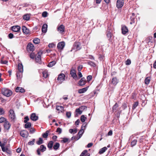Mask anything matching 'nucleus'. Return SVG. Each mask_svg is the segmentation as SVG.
<instances>
[{"label":"nucleus","instance_id":"obj_6","mask_svg":"<svg viewBox=\"0 0 156 156\" xmlns=\"http://www.w3.org/2000/svg\"><path fill=\"white\" fill-rule=\"evenodd\" d=\"M116 5L118 8H121L124 5L123 0H117Z\"/></svg>","mask_w":156,"mask_h":156},{"label":"nucleus","instance_id":"obj_15","mask_svg":"<svg viewBox=\"0 0 156 156\" xmlns=\"http://www.w3.org/2000/svg\"><path fill=\"white\" fill-rule=\"evenodd\" d=\"M30 119L34 121H36L38 119V116L36 115L35 113H33L30 115Z\"/></svg>","mask_w":156,"mask_h":156},{"label":"nucleus","instance_id":"obj_25","mask_svg":"<svg viewBox=\"0 0 156 156\" xmlns=\"http://www.w3.org/2000/svg\"><path fill=\"white\" fill-rule=\"evenodd\" d=\"M18 71H23V66L22 63H19L18 64Z\"/></svg>","mask_w":156,"mask_h":156},{"label":"nucleus","instance_id":"obj_27","mask_svg":"<svg viewBox=\"0 0 156 156\" xmlns=\"http://www.w3.org/2000/svg\"><path fill=\"white\" fill-rule=\"evenodd\" d=\"M23 19L25 20H28L30 19V14H26L23 16Z\"/></svg>","mask_w":156,"mask_h":156},{"label":"nucleus","instance_id":"obj_12","mask_svg":"<svg viewBox=\"0 0 156 156\" xmlns=\"http://www.w3.org/2000/svg\"><path fill=\"white\" fill-rule=\"evenodd\" d=\"M4 126L5 129L6 130H8L11 127V124L8 121H6L4 123Z\"/></svg>","mask_w":156,"mask_h":156},{"label":"nucleus","instance_id":"obj_7","mask_svg":"<svg viewBox=\"0 0 156 156\" xmlns=\"http://www.w3.org/2000/svg\"><path fill=\"white\" fill-rule=\"evenodd\" d=\"M122 32L123 34L125 35L129 31L128 28L125 25H122L121 27Z\"/></svg>","mask_w":156,"mask_h":156},{"label":"nucleus","instance_id":"obj_23","mask_svg":"<svg viewBox=\"0 0 156 156\" xmlns=\"http://www.w3.org/2000/svg\"><path fill=\"white\" fill-rule=\"evenodd\" d=\"M23 71H17L16 73V76L18 79H20L22 76Z\"/></svg>","mask_w":156,"mask_h":156},{"label":"nucleus","instance_id":"obj_17","mask_svg":"<svg viewBox=\"0 0 156 156\" xmlns=\"http://www.w3.org/2000/svg\"><path fill=\"white\" fill-rule=\"evenodd\" d=\"M27 48L28 50L33 51L34 50V47L33 44L31 43H29L27 45Z\"/></svg>","mask_w":156,"mask_h":156},{"label":"nucleus","instance_id":"obj_38","mask_svg":"<svg viewBox=\"0 0 156 156\" xmlns=\"http://www.w3.org/2000/svg\"><path fill=\"white\" fill-rule=\"evenodd\" d=\"M106 35L108 40H110L112 37V34L110 31H108Z\"/></svg>","mask_w":156,"mask_h":156},{"label":"nucleus","instance_id":"obj_33","mask_svg":"<svg viewBox=\"0 0 156 156\" xmlns=\"http://www.w3.org/2000/svg\"><path fill=\"white\" fill-rule=\"evenodd\" d=\"M56 64L55 61H54L50 62L48 65V66L50 67H52Z\"/></svg>","mask_w":156,"mask_h":156},{"label":"nucleus","instance_id":"obj_32","mask_svg":"<svg viewBox=\"0 0 156 156\" xmlns=\"http://www.w3.org/2000/svg\"><path fill=\"white\" fill-rule=\"evenodd\" d=\"M118 105L117 103H116L113 107L112 109L113 112H116L117 110Z\"/></svg>","mask_w":156,"mask_h":156},{"label":"nucleus","instance_id":"obj_30","mask_svg":"<svg viewBox=\"0 0 156 156\" xmlns=\"http://www.w3.org/2000/svg\"><path fill=\"white\" fill-rule=\"evenodd\" d=\"M112 83L114 85H116L118 83V80L116 77L113 78L112 79Z\"/></svg>","mask_w":156,"mask_h":156},{"label":"nucleus","instance_id":"obj_42","mask_svg":"<svg viewBox=\"0 0 156 156\" xmlns=\"http://www.w3.org/2000/svg\"><path fill=\"white\" fill-rule=\"evenodd\" d=\"M49 133V131H46L45 133L42 134V136L44 138H46L47 137L48 135V134Z\"/></svg>","mask_w":156,"mask_h":156},{"label":"nucleus","instance_id":"obj_26","mask_svg":"<svg viewBox=\"0 0 156 156\" xmlns=\"http://www.w3.org/2000/svg\"><path fill=\"white\" fill-rule=\"evenodd\" d=\"M107 149V148L106 147H104L101 149L99 151V153L100 154H103L105 151Z\"/></svg>","mask_w":156,"mask_h":156},{"label":"nucleus","instance_id":"obj_28","mask_svg":"<svg viewBox=\"0 0 156 156\" xmlns=\"http://www.w3.org/2000/svg\"><path fill=\"white\" fill-rule=\"evenodd\" d=\"M84 132V129L83 128V126H81V129L80 130L78 133V134L79 135V138H80L82 136V134Z\"/></svg>","mask_w":156,"mask_h":156},{"label":"nucleus","instance_id":"obj_29","mask_svg":"<svg viewBox=\"0 0 156 156\" xmlns=\"http://www.w3.org/2000/svg\"><path fill=\"white\" fill-rule=\"evenodd\" d=\"M53 142L52 141H50L48 145V147L50 149H51L52 148L53 144Z\"/></svg>","mask_w":156,"mask_h":156},{"label":"nucleus","instance_id":"obj_9","mask_svg":"<svg viewBox=\"0 0 156 156\" xmlns=\"http://www.w3.org/2000/svg\"><path fill=\"white\" fill-rule=\"evenodd\" d=\"M20 134V136L23 137H27L29 135L28 132L26 130L21 131Z\"/></svg>","mask_w":156,"mask_h":156},{"label":"nucleus","instance_id":"obj_19","mask_svg":"<svg viewBox=\"0 0 156 156\" xmlns=\"http://www.w3.org/2000/svg\"><path fill=\"white\" fill-rule=\"evenodd\" d=\"M73 48L77 50H79L81 49L80 45L79 43H76L74 44Z\"/></svg>","mask_w":156,"mask_h":156},{"label":"nucleus","instance_id":"obj_60","mask_svg":"<svg viewBox=\"0 0 156 156\" xmlns=\"http://www.w3.org/2000/svg\"><path fill=\"white\" fill-rule=\"evenodd\" d=\"M1 62L2 64H6L8 62V61L6 60L3 61L2 60H1Z\"/></svg>","mask_w":156,"mask_h":156},{"label":"nucleus","instance_id":"obj_48","mask_svg":"<svg viewBox=\"0 0 156 156\" xmlns=\"http://www.w3.org/2000/svg\"><path fill=\"white\" fill-rule=\"evenodd\" d=\"M5 121H6L7 120L5 118L3 117H1L0 118V123L3 122Z\"/></svg>","mask_w":156,"mask_h":156},{"label":"nucleus","instance_id":"obj_13","mask_svg":"<svg viewBox=\"0 0 156 156\" xmlns=\"http://www.w3.org/2000/svg\"><path fill=\"white\" fill-rule=\"evenodd\" d=\"M20 29V27L19 26H13L12 27V30L15 32H19Z\"/></svg>","mask_w":156,"mask_h":156},{"label":"nucleus","instance_id":"obj_4","mask_svg":"<svg viewBox=\"0 0 156 156\" xmlns=\"http://www.w3.org/2000/svg\"><path fill=\"white\" fill-rule=\"evenodd\" d=\"M46 150V147L44 145H42L40 146L39 148H38L37 150V154L40 155H41L40 151L42 152H43L45 151Z\"/></svg>","mask_w":156,"mask_h":156},{"label":"nucleus","instance_id":"obj_39","mask_svg":"<svg viewBox=\"0 0 156 156\" xmlns=\"http://www.w3.org/2000/svg\"><path fill=\"white\" fill-rule=\"evenodd\" d=\"M26 123L25 125V128H28L30 127L31 124L30 122H28Z\"/></svg>","mask_w":156,"mask_h":156},{"label":"nucleus","instance_id":"obj_3","mask_svg":"<svg viewBox=\"0 0 156 156\" xmlns=\"http://www.w3.org/2000/svg\"><path fill=\"white\" fill-rule=\"evenodd\" d=\"M65 75L63 73H61L58 75L57 80L61 83L65 80Z\"/></svg>","mask_w":156,"mask_h":156},{"label":"nucleus","instance_id":"obj_61","mask_svg":"<svg viewBox=\"0 0 156 156\" xmlns=\"http://www.w3.org/2000/svg\"><path fill=\"white\" fill-rule=\"evenodd\" d=\"M8 36H9V38L10 39H12V38L13 37H13V34H12V33H10L9 35H8Z\"/></svg>","mask_w":156,"mask_h":156},{"label":"nucleus","instance_id":"obj_37","mask_svg":"<svg viewBox=\"0 0 156 156\" xmlns=\"http://www.w3.org/2000/svg\"><path fill=\"white\" fill-rule=\"evenodd\" d=\"M43 74L44 77L47 78L48 77V74L47 71L45 70L43 72Z\"/></svg>","mask_w":156,"mask_h":156},{"label":"nucleus","instance_id":"obj_14","mask_svg":"<svg viewBox=\"0 0 156 156\" xmlns=\"http://www.w3.org/2000/svg\"><path fill=\"white\" fill-rule=\"evenodd\" d=\"M70 74L74 79H76L77 78V76L76 74V71L75 70L71 69L70 71Z\"/></svg>","mask_w":156,"mask_h":156},{"label":"nucleus","instance_id":"obj_45","mask_svg":"<svg viewBox=\"0 0 156 156\" xmlns=\"http://www.w3.org/2000/svg\"><path fill=\"white\" fill-rule=\"evenodd\" d=\"M35 139H33L31 141H30L28 142V144L30 145H33L34 144L35 142Z\"/></svg>","mask_w":156,"mask_h":156},{"label":"nucleus","instance_id":"obj_44","mask_svg":"<svg viewBox=\"0 0 156 156\" xmlns=\"http://www.w3.org/2000/svg\"><path fill=\"white\" fill-rule=\"evenodd\" d=\"M88 64L91 66L95 67L96 66L95 64L91 61H89L88 62Z\"/></svg>","mask_w":156,"mask_h":156},{"label":"nucleus","instance_id":"obj_24","mask_svg":"<svg viewBox=\"0 0 156 156\" xmlns=\"http://www.w3.org/2000/svg\"><path fill=\"white\" fill-rule=\"evenodd\" d=\"M88 87H87L83 88L81 89H80L78 90V93L80 94H82L85 92L88 89Z\"/></svg>","mask_w":156,"mask_h":156},{"label":"nucleus","instance_id":"obj_62","mask_svg":"<svg viewBox=\"0 0 156 156\" xmlns=\"http://www.w3.org/2000/svg\"><path fill=\"white\" fill-rule=\"evenodd\" d=\"M30 131L31 133H34L35 132V130L34 129L31 128L30 129Z\"/></svg>","mask_w":156,"mask_h":156},{"label":"nucleus","instance_id":"obj_8","mask_svg":"<svg viewBox=\"0 0 156 156\" xmlns=\"http://www.w3.org/2000/svg\"><path fill=\"white\" fill-rule=\"evenodd\" d=\"M57 30L60 34H62L65 31V27L62 24L59 26H58Z\"/></svg>","mask_w":156,"mask_h":156},{"label":"nucleus","instance_id":"obj_20","mask_svg":"<svg viewBox=\"0 0 156 156\" xmlns=\"http://www.w3.org/2000/svg\"><path fill=\"white\" fill-rule=\"evenodd\" d=\"M56 109L59 112L58 113L60 112H62L64 111V108L63 107L61 106H56Z\"/></svg>","mask_w":156,"mask_h":156},{"label":"nucleus","instance_id":"obj_41","mask_svg":"<svg viewBox=\"0 0 156 156\" xmlns=\"http://www.w3.org/2000/svg\"><path fill=\"white\" fill-rule=\"evenodd\" d=\"M137 142V140H134L132 142H131V146L132 147H133L136 144Z\"/></svg>","mask_w":156,"mask_h":156},{"label":"nucleus","instance_id":"obj_51","mask_svg":"<svg viewBox=\"0 0 156 156\" xmlns=\"http://www.w3.org/2000/svg\"><path fill=\"white\" fill-rule=\"evenodd\" d=\"M30 57L32 59H34L35 56V54L34 53H31L30 55Z\"/></svg>","mask_w":156,"mask_h":156},{"label":"nucleus","instance_id":"obj_58","mask_svg":"<svg viewBox=\"0 0 156 156\" xmlns=\"http://www.w3.org/2000/svg\"><path fill=\"white\" fill-rule=\"evenodd\" d=\"M5 146V143H2L1 141H0V146L2 147V150H3V147Z\"/></svg>","mask_w":156,"mask_h":156},{"label":"nucleus","instance_id":"obj_59","mask_svg":"<svg viewBox=\"0 0 156 156\" xmlns=\"http://www.w3.org/2000/svg\"><path fill=\"white\" fill-rule=\"evenodd\" d=\"M92 76L90 75L88 76L87 77V80L88 81H90L92 79Z\"/></svg>","mask_w":156,"mask_h":156},{"label":"nucleus","instance_id":"obj_36","mask_svg":"<svg viewBox=\"0 0 156 156\" xmlns=\"http://www.w3.org/2000/svg\"><path fill=\"white\" fill-rule=\"evenodd\" d=\"M40 40L38 38H35L33 40V42L36 44H38L40 42Z\"/></svg>","mask_w":156,"mask_h":156},{"label":"nucleus","instance_id":"obj_53","mask_svg":"<svg viewBox=\"0 0 156 156\" xmlns=\"http://www.w3.org/2000/svg\"><path fill=\"white\" fill-rule=\"evenodd\" d=\"M55 46V45L53 43H51L49 44L48 45V46L49 48H53Z\"/></svg>","mask_w":156,"mask_h":156},{"label":"nucleus","instance_id":"obj_18","mask_svg":"<svg viewBox=\"0 0 156 156\" xmlns=\"http://www.w3.org/2000/svg\"><path fill=\"white\" fill-rule=\"evenodd\" d=\"M86 83V80L85 78H82L79 81L78 84L79 85L82 86L85 85Z\"/></svg>","mask_w":156,"mask_h":156},{"label":"nucleus","instance_id":"obj_22","mask_svg":"<svg viewBox=\"0 0 156 156\" xmlns=\"http://www.w3.org/2000/svg\"><path fill=\"white\" fill-rule=\"evenodd\" d=\"M25 91L24 90L23 88L20 87H17L16 89V91L17 92H20L23 93Z\"/></svg>","mask_w":156,"mask_h":156},{"label":"nucleus","instance_id":"obj_10","mask_svg":"<svg viewBox=\"0 0 156 156\" xmlns=\"http://www.w3.org/2000/svg\"><path fill=\"white\" fill-rule=\"evenodd\" d=\"M87 108V107L85 106H82L80 107L79 108H77L76 109V111L78 114H81L82 112V110L85 109Z\"/></svg>","mask_w":156,"mask_h":156},{"label":"nucleus","instance_id":"obj_40","mask_svg":"<svg viewBox=\"0 0 156 156\" xmlns=\"http://www.w3.org/2000/svg\"><path fill=\"white\" fill-rule=\"evenodd\" d=\"M86 119L87 118L85 117L83 115H82L80 117V120L83 122H84Z\"/></svg>","mask_w":156,"mask_h":156},{"label":"nucleus","instance_id":"obj_47","mask_svg":"<svg viewBox=\"0 0 156 156\" xmlns=\"http://www.w3.org/2000/svg\"><path fill=\"white\" fill-rule=\"evenodd\" d=\"M68 141V139L67 138H63L62 140L61 141V142L62 143H66Z\"/></svg>","mask_w":156,"mask_h":156},{"label":"nucleus","instance_id":"obj_35","mask_svg":"<svg viewBox=\"0 0 156 156\" xmlns=\"http://www.w3.org/2000/svg\"><path fill=\"white\" fill-rule=\"evenodd\" d=\"M43 143V140L42 138L40 137L39 140L36 142V144L38 145H40Z\"/></svg>","mask_w":156,"mask_h":156},{"label":"nucleus","instance_id":"obj_54","mask_svg":"<svg viewBox=\"0 0 156 156\" xmlns=\"http://www.w3.org/2000/svg\"><path fill=\"white\" fill-rule=\"evenodd\" d=\"M82 65H80L77 68V70L78 72H80L83 68Z\"/></svg>","mask_w":156,"mask_h":156},{"label":"nucleus","instance_id":"obj_55","mask_svg":"<svg viewBox=\"0 0 156 156\" xmlns=\"http://www.w3.org/2000/svg\"><path fill=\"white\" fill-rule=\"evenodd\" d=\"M24 122L25 123H27V122L29 120V119L28 117V116H26L25 118H24Z\"/></svg>","mask_w":156,"mask_h":156},{"label":"nucleus","instance_id":"obj_56","mask_svg":"<svg viewBox=\"0 0 156 156\" xmlns=\"http://www.w3.org/2000/svg\"><path fill=\"white\" fill-rule=\"evenodd\" d=\"M62 131L61 129L60 128H58L57 129L56 132L58 133L59 134H60L62 132Z\"/></svg>","mask_w":156,"mask_h":156},{"label":"nucleus","instance_id":"obj_1","mask_svg":"<svg viewBox=\"0 0 156 156\" xmlns=\"http://www.w3.org/2000/svg\"><path fill=\"white\" fill-rule=\"evenodd\" d=\"M9 117L10 121L12 122H14L16 119V117L13 110L11 109L9 112Z\"/></svg>","mask_w":156,"mask_h":156},{"label":"nucleus","instance_id":"obj_11","mask_svg":"<svg viewBox=\"0 0 156 156\" xmlns=\"http://www.w3.org/2000/svg\"><path fill=\"white\" fill-rule=\"evenodd\" d=\"M42 53L39 52L38 53V55L37 57H35V60L36 62L40 63L41 62V55Z\"/></svg>","mask_w":156,"mask_h":156},{"label":"nucleus","instance_id":"obj_64","mask_svg":"<svg viewBox=\"0 0 156 156\" xmlns=\"http://www.w3.org/2000/svg\"><path fill=\"white\" fill-rule=\"evenodd\" d=\"M93 145L92 143H89L87 145V147L88 148L90 147Z\"/></svg>","mask_w":156,"mask_h":156},{"label":"nucleus","instance_id":"obj_57","mask_svg":"<svg viewBox=\"0 0 156 156\" xmlns=\"http://www.w3.org/2000/svg\"><path fill=\"white\" fill-rule=\"evenodd\" d=\"M66 115L68 118H69L71 115V112H67L66 113Z\"/></svg>","mask_w":156,"mask_h":156},{"label":"nucleus","instance_id":"obj_16","mask_svg":"<svg viewBox=\"0 0 156 156\" xmlns=\"http://www.w3.org/2000/svg\"><path fill=\"white\" fill-rule=\"evenodd\" d=\"M22 30L23 33L26 34L30 33V31L29 29L27 28L25 26H23L22 27Z\"/></svg>","mask_w":156,"mask_h":156},{"label":"nucleus","instance_id":"obj_31","mask_svg":"<svg viewBox=\"0 0 156 156\" xmlns=\"http://www.w3.org/2000/svg\"><path fill=\"white\" fill-rule=\"evenodd\" d=\"M59 144L58 143H56L53 146V148L55 150H57L59 147Z\"/></svg>","mask_w":156,"mask_h":156},{"label":"nucleus","instance_id":"obj_49","mask_svg":"<svg viewBox=\"0 0 156 156\" xmlns=\"http://www.w3.org/2000/svg\"><path fill=\"white\" fill-rule=\"evenodd\" d=\"M48 12L45 11L43 12L42 13V16L44 17H46L47 16Z\"/></svg>","mask_w":156,"mask_h":156},{"label":"nucleus","instance_id":"obj_43","mask_svg":"<svg viewBox=\"0 0 156 156\" xmlns=\"http://www.w3.org/2000/svg\"><path fill=\"white\" fill-rule=\"evenodd\" d=\"M138 102L137 101L135 102L133 105V106L132 107V109H135L136 107L138 106Z\"/></svg>","mask_w":156,"mask_h":156},{"label":"nucleus","instance_id":"obj_2","mask_svg":"<svg viewBox=\"0 0 156 156\" xmlns=\"http://www.w3.org/2000/svg\"><path fill=\"white\" fill-rule=\"evenodd\" d=\"M2 93L3 95L7 97H9L12 94V91L7 88L3 89L2 90Z\"/></svg>","mask_w":156,"mask_h":156},{"label":"nucleus","instance_id":"obj_5","mask_svg":"<svg viewBox=\"0 0 156 156\" xmlns=\"http://www.w3.org/2000/svg\"><path fill=\"white\" fill-rule=\"evenodd\" d=\"M65 45V42L62 41L58 43L57 45V48L58 50H62L64 48Z\"/></svg>","mask_w":156,"mask_h":156},{"label":"nucleus","instance_id":"obj_34","mask_svg":"<svg viewBox=\"0 0 156 156\" xmlns=\"http://www.w3.org/2000/svg\"><path fill=\"white\" fill-rule=\"evenodd\" d=\"M150 78L149 77H147L145 80L144 82L145 84H149L150 81Z\"/></svg>","mask_w":156,"mask_h":156},{"label":"nucleus","instance_id":"obj_63","mask_svg":"<svg viewBox=\"0 0 156 156\" xmlns=\"http://www.w3.org/2000/svg\"><path fill=\"white\" fill-rule=\"evenodd\" d=\"M78 75L80 78H81L82 77V75L80 72H79L78 73Z\"/></svg>","mask_w":156,"mask_h":156},{"label":"nucleus","instance_id":"obj_50","mask_svg":"<svg viewBox=\"0 0 156 156\" xmlns=\"http://www.w3.org/2000/svg\"><path fill=\"white\" fill-rule=\"evenodd\" d=\"M131 63V60L129 59H127L126 62V65H129Z\"/></svg>","mask_w":156,"mask_h":156},{"label":"nucleus","instance_id":"obj_46","mask_svg":"<svg viewBox=\"0 0 156 156\" xmlns=\"http://www.w3.org/2000/svg\"><path fill=\"white\" fill-rule=\"evenodd\" d=\"M87 150L83 151L81 153L80 156H85L87 154Z\"/></svg>","mask_w":156,"mask_h":156},{"label":"nucleus","instance_id":"obj_21","mask_svg":"<svg viewBox=\"0 0 156 156\" xmlns=\"http://www.w3.org/2000/svg\"><path fill=\"white\" fill-rule=\"evenodd\" d=\"M48 25L46 24L43 25L42 28V31L44 33H45L47 31Z\"/></svg>","mask_w":156,"mask_h":156},{"label":"nucleus","instance_id":"obj_52","mask_svg":"<svg viewBox=\"0 0 156 156\" xmlns=\"http://www.w3.org/2000/svg\"><path fill=\"white\" fill-rule=\"evenodd\" d=\"M5 111L3 108H0V115L4 114Z\"/></svg>","mask_w":156,"mask_h":156}]
</instances>
